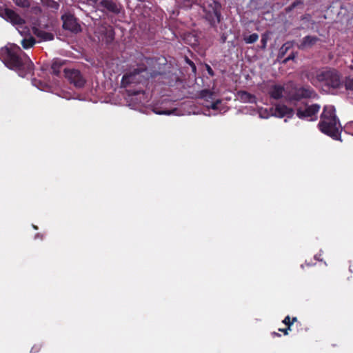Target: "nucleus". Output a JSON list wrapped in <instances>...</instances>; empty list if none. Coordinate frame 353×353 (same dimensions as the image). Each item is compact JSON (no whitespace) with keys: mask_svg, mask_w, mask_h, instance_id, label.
<instances>
[{"mask_svg":"<svg viewBox=\"0 0 353 353\" xmlns=\"http://www.w3.org/2000/svg\"><path fill=\"white\" fill-rule=\"evenodd\" d=\"M205 68H206V70L208 72V74L210 76V77H214V72L212 70V68L208 64L205 65Z\"/></svg>","mask_w":353,"mask_h":353,"instance_id":"c756f323","label":"nucleus"},{"mask_svg":"<svg viewBox=\"0 0 353 353\" xmlns=\"http://www.w3.org/2000/svg\"><path fill=\"white\" fill-rule=\"evenodd\" d=\"M99 6L102 8L103 10L115 14L120 13L121 9V5L113 0H101Z\"/></svg>","mask_w":353,"mask_h":353,"instance_id":"9b49d317","label":"nucleus"},{"mask_svg":"<svg viewBox=\"0 0 353 353\" xmlns=\"http://www.w3.org/2000/svg\"><path fill=\"white\" fill-rule=\"evenodd\" d=\"M267 38L266 37H265L264 35L262 36V38H261V48L263 49H265L266 48V44H267Z\"/></svg>","mask_w":353,"mask_h":353,"instance_id":"7c9ffc66","label":"nucleus"},{"mask_svg":"<svg viewBox=\"0 0 353 353\" xmlns=\"http://www.w3.org/2000/svg\"><path fill=\"white\" fill-rule=\"evenodd\" d=\"M37 351H38V350H36V347H35V346H34V347H32L31 352H37Z\"/></svg>","mask_w":353,"mask_h":353,"instance_id":"f704fd0d","label":"nucleus"},{"mask_svg":"<svg viewBox=\"0 0 353 353\" xmlns=\"http://www.w3.org/2000/svg\"><path fill=\"white\" fill-rule=\"evenodd\" d=\"M38 37H41L43 41H52L54 39V34L52 33L44 31L39 32Z\"/></svg>","mask_w":353,"mask_h":353,"instance_id":"5701e85b","label":"nucleus"},{"mask_svg":"<svg viewBox=\"0 0 353 353\" xmlns=\"http://www.w3.org/2000/svg\"><path fill=\"white\" fill-rule=\"evenodd\" d=\"M64 76L70 82L77 88H82L84 87L86 80L81 72L76 69L63 70Z\"/></svg>","mask_w":353,"mask_h":353,"instance_id":"0eeeda50","label":"nucleus"},{"mask_svg":"<svg viewBox=\"0 0 353 353\" xmlns=\"http://www.w3.org/2000/svg\"><path fill=\"white\" fill-rule=\"evenodd\" d=\"M179 3L180 8L184 9H189L192 6L194 2L193 0H180Z\"/></svg>","mask_w":353,"mask_h":353,"instance_id":"b1692460","label":"nucleus"},{"mask_svg":"<svg viewBox=\"0 0 353 353\" xmlns=\"http://www.w3.org/2000/svg\"><path fill=\"white\" fill-rule=\"evenodd\" d=\"M272 335L273 336H281V334H279V333H277V332H272Z\"/></svg>","mask_w":353,"mask_h":353,"instance_id":"72a5a7b5","label":"nucleus"},{"mask_svg":"<svg viewBox=\"0 0 353 353\" xmlns=\"http://www.w3.org/2000/svg\"><path fill=\"white\" fill-rule=\"evenodd\" d=\"M199 96L201 99L210 101L213 99L214 93L209 90H203L200 92Z\"/></svg>","mask_w":353,"mask_h":353,"instance_id":"6ab92c4d","label":"nucleus"},{"mask_svg":"<svg viewBox=\"0 0 353 353\" xmlns=\"http://www.w3.org/2000/svg\"><path fill=\"white\" fill-rule=\"evenodd\" d=\"M319 130L334 140L341 139V125L336 115V110L332 105H325L318 124Z\"/></svg>","mask_w":353,"mask_h":353,"instance_id":"7ed1b4c3","label":"nucleus"},{"mask_svg":"<svg viewBox=\"0 0 353 353\" xmlns=\"http://www.w3.org/2000/svg\"><path fill=\"white\" fill-rule=\"evenodd\" d=\"M221 103L220 99H217L216 101L212 102L210 108L214 110H216L219 108V105Z\"/></svg>","mask_w":353,"mask_h":353,"instance_id":"cd10ccee","label":"nucleus"},{"mask_svg":"<svg viewBox=\"0 0 353 353\" xmlns=\"http://www.w3.org/2000/svg\"><path fill=\"white\" fill-rule=\"evenodd\" d=\"M294 57H294V54H293V53H292V54H290L288 57H286L285 59H284L283 60V63H288L289 61H290V60H293V59H294Z\"/></svg>","mask_w":353,"mask_h":353,"instance_id":"2f4dec72","label":"nucleus"},{"mask_svg":"<svg viewBox=\"0 0 353 353\" xmlns=\"http://www.w3.org/2000/svg\"><path fill=\"white\" fill-rule=\"evenodd\" d=\"M316 80L333 89L340 88L343 84L341 74L333 68H325L316 73Z\"/></svg>","mask_w":353,"mask_h":353,"instance_id":"423d86ee","label":"nucleus"},{"mask_svg":"<svg viewBox=\"0 0 353 353\" xmlns=\"http://www.w3.org/2000/svg\"><path fill=\"white\" fill-rule=\"evenodd\" d=\"M13 1L17 6L23 8H29L30 6L29 0H13Z\"/></svg>","mask_w":353,"mask_h":353,"instance_id":"a878e982","label":"nucleus"},{"mask_svg":"<svg viewBox=\"0 0 353 353\" xmlns=\"http://www.w3.org/2000/svg\"><path fill=\"white\" fill-rule=\"evenodd\" d=\"M287 100L290 103L298 102L302 99H314L317 94L310 85H292L285 91Z\"/></svg>","mask_w":353,"mask_h":353,"instance_id":"39448f33","label":"nucleus"},{"mask_svg":"<svg viewBox=\"0 0 353 353\" xmlns=\"http://www.w3.org/2000/svg\"><path fill=\"white\" fill-rule=\"evenodd\" d=\"M259 39V35L256 33H253L248 37H245L243 40L246 43H254Z\"/></svg>","mask_w":353,"mask_h":353,"instance_id":"393cba45","label":"nucleus"},{"mask_svg":"<svg viewBox=\"0 0 353 353\" xmlns=\"http://www.w3.org/2000/svg\"><path fill=\"white\" fill-rule=\"evenodd\" d=\"M298 321L296 317H292V319L289 315L286 316L285 319L283 320V323L287 325L285 328H280L279 331L283 333L284 335H288L289 331L292 330V325Z\"/></svg>","mask_w":353,"mask_h":353,"instance_id":"dca6fc26","label":"nucleus"},{"mask_svg":"<svg viewBox=\"0 0 353 353\" xmlns=\"http://www.w3.org/2000/svg\"><path fill=\"white\" fill-rule=\"evenodd\" d=\"M274 115L279 118H283L285 116L288 118H292L294 110L285 105L278 104L275 106Z\"/></svg>","mask_w":353,"mask_h":353,"instance_id":"f8f14e48","label":"nucleus"},{"mask_svg":"<svg viewBox=\"0 0 353 353\" xmlns=\"http://www.w3.org/2000/svg\"><path fill=\"white\" fill-rule=\"evenodd\" d=\"M48 6L54 10H58L59 8V3L54 0H50Z\"/></svg>","mask_w":353,"mask_h":353,"instance_id":"bb28decb","label":"nucleus"},{"mask_svg":"<svg viewBox=\"0 0 353 353\" xmlns=\"http://www.w3.org/2000/svg\"><path fill=\"white\" fill-rule=\"evenodd\" d=\"M239 95H240L241 99L242 101H243L244 102L252 103V102H254V99H255L254 95H252L245 91L241 92Z\"/></svg>","mask_w":353,"mask_h":353,"instance_id":"aec40b11","label":"nucleus"},{"mask_svg":"<svg viewBox=\"0 0 353 353\" xmlns=\"http://www.w3.org/2000/svg\"><path fill=\"white\" fill-rule=\"evenodd\" d=\"M65 61L59 59H54L51 65L52 73L56 76H59L61 73L62 67L64 65Z\"/></svg>","mask_w":353,"mask_h":353,"instance_id":"f3484780","label":"nucleus"},{"mask_svg":"<svg viewBox=\"0 0 353 353\" xmlns=\"http://www.w3.org/2000/svg\"><path fill=\"white\" fill-rule=\"evenodd\" d=\"M0 59L7 68L14 70L20 77H24L32 73L33 63L17 45L10 44L2 48L0 50Z\"/></svg>","mask_w":353,"mask_h":353,"instance_id":"f257e3e1","label":"nucleus"},{"mask_svg":"<svg viewBox=\"0 0 353 353\" xmlns=\"http://www.w3.org/2000/svg\"><path fill=\"white\" fill-rule=\"evenodd\" d=\"M185 62L192 68V71L195 72L196 70V68L194 62L187 57H185Z\"/></svg>","mask_w":353,"mask_h":353,"instance_id":"c85d7f7f","label":"nucleus"},{"mask_svg":"<svg viewBox=\"0 0 353 353\" xmlns=\"http://www.w3.org/2000/svg\"><path fill=\"white\" fill-rule=\"evenodd\" d=\"M199 5L203 10L204 19L211 26L216 27L221 22V4L216 0H208Z\"/></svg>","mask_w":353,"mask_h":353,"instance_id":"20e7f679","label":"nucleus"},{"mask_svg":"<svg viewBox=\"0 0 353 353\" xmlns=\"http://www.w3.org/2000/svg\"><path fill=\"white\" fill-rule=\"evenodd\" d=\"M140 92H141V90H138L134 91V92H133V94H139V93H140Z\"/></svg>","mask_w":353,"mask_h":353,"instance_id":"c9c22d12","label":"nucleus"},{"mask_svg":"<svg viewBox=\"0 0 353 353\" xmlns=\"http://www.w3.org/2000/svg\"><path fill=\"white\" fill-rule=\"evenodd\" d=\"M154 62V59L144 57L143 63L124 74L122 77L121 87L128 88L134 85L143 84L150 77H156L160 74L157 71H149L145 63L150 64Z\"/></svg>","mask_w":353,"mask_h":353,"instance_id":"f03ea898","label":"nucleus"},{"mask_svg":"<svg viewBox=\"0 0 353 353\" xmlns=\"http://www.w3.org/2000/svg\"><path fill=\"white\" fill-rule=\"evenodd\" d=\"M321 105L317 103H313L312 105L305 104V109L302 108H298L296 109V116L300 119H305L310 117V121L316 120V114L319 112Z\"/></svg>","mask_w":353,"mask_h":353,"instance_id":"6e6552de","label":"nucleus"},{"mask_svg":"<svg viewBox=\"0 0 353 353\" xmlns=\"http://www.w3.org/2000/svg\"><path fill=\"white\" fill-rule=\"evenodd\" d=\"M319 41L320 39L316 36L307 35L301 39L300 43L298 45V48L301 50L310 48Z\"/></svg>","mask_w":353,"mask_h":353,"instance_id":"ddd939ff","label":"nucleus"},{"mask_svg":"<svg viewBox=\"0 0 353 353\" xmlns=\"http://www.w3.org/2000/svg\"><path fill=\"white\" fill-rule=\"evenodd\" d=\"M35 42V39L33 37L30 36L28 38L23 39L21 41V44L22 45L23 48L28 49L30 48H32L34 45Z\"/></svg>","mask_w":353,"mask_h":353,"instance_id":"a211bd4d","label":"nucleus"},{"mask_svg":"<svg viewBox=\"0 0 353 353\" xmlns=\"http://www.w3.org/2000/svg\"><path fill=\"white\" fill-rule=\"evenodd\" d=\"M63 21V28L74 33L81 31L80 24L77 22V18L71 13H65L61 16Z\"/></svg>","mask_w":353,"mask_h":353,"instance_id":"1a4fd4ad","label":"nucleus"},{"mask_svg":"<svg viewBox=\"0 0 353 353\" xmlns=\"http://www.w3.org/2000/svg\"><path fill=\"white\" fill-rule=\"evenodd\" d=\"M0 15L13 25H23L25 23L24 19L19 14L10 8H5Z\"/></svg>","mask_w":353,"mask_h":353,"instance_id":"9d476101","label":"nucleus"},{"mask_svg":"<svg viewBox=\"0 0 353 353\" xmlns=\"http://www.w3.org/2000/svg\"><path fill=\"white\" fill-rule=\"evenodd\" d=\"M291 47H292V45L290 43H284L279 50L278 58L282 59L285 55V54L287 53V52L289 50V49Z\"/></svg>","mask_w":353,"mask_h":353,"instance_id":"4be33fe9","label":"nucleus"},{"mask_svg":"<svg viewBox=\"0 0 353 353\" xmlns=\"http://www.w3.org/2000/svg\"><path fill=\"white\" fill-rule=\"evenodd\" d=\"M285 92L284 87L281 85H273L270 87L268 94L272 99L275 100L281 99Z\"/></svg>","mask_w":353,"mask_h":353,"instance_id":"2eb2a0df","label":"nucleus"},{"mask_svg":"<svg viewBox=\"0 0 353 353\" xmlns=\"http://www.w3.org/2000/svg\"><path fill=\"white\" fill-rule=\"evenodd\" d=\"M350 68H351L352 70H353V65H351V66H350Z\"/></svg>","mask_w":353,"mask_h":353,"instance_id":"e433bc0d","label":"nucleus"},{"mask_svg":"<svg viewBox=\"0 0 353 353\" xmlns=\"http://www.w3.org/2000/svg\"><path fill=\"white\" fill-rule=\"evenodd\" d=\"M345 88L353 94V77H346L344 81Z\"/></svg>","mask_w":353,"mask_h":353,"instance_id":"412c9836","label":"nucleus"},{"mask_svg":"<svg viewBox=\"0 0 353 353\" xmlns=\"http://www.w3.org/2000/svg\"><path fill=\"white\" fill-rule=\"evenodd\" d=\"M301 3V2L299 1H294L291 6V9L295 8L297 5L300 4Z\"/></svg>","mask_w":353,"mask_h":353,"instance_id":"473e14b6","label":"nucleus"},{"mask_svg":"<svg viewBox=\"0 0 353 353\" xmlns=\"http://www.w3.org/2000/svg\"><path fill=\"white\" fill-rule=\"evenodd\" d=\"M101 33L105 37L106 43H110L114 39V30L111 26H101L100 28Z\"/></svg>","mask_w":353,"mask_h":353,"instance_id":"4468645a","label":"nucleus"}]
</instances>
